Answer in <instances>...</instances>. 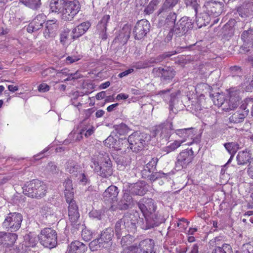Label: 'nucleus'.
<instances>
[{
	"mask_svg": "<svg viewBox=\"0 0 253 253\" xmlns=\"http://www.w3.org/2000/svg\"><path fill=\"white\" fill-rule=\"evenodd\" d=\"M240 90L231 88L229 92V99H225V95L223 93H216L214 95H211L212 100L215 106L221 107L223 110L228 112L236 108L239 104L241 98L240 97Z\"/></svg>",
	"mask_w": 253,
	"mask_h": 253,
	"instance_id": "obj_1",
	"label": "nucleus"
},
{
	"mask_svg": "<svg viewBox=\"0 0 253 253\" xmlns=\"http://www.w3.org/2000/svg\"><path fill=\"white\" fill-rule=\"evenodd\" d=\"M91 167L98 175L102 177H108L113 173L111 161L108 154L99 153L91 160Z\"/></svg>",
	"mask_w": 253,
	"mask_h": 253,
	"instance_id": "obj_2",
	"label": "nucleus"
},
{
	"mask_svg": "<svg viewBox=\"0 0 253 253\" xmlns=\"http://www.w3.org/2000/svg\"><path fill=\"white\" fill-rule=\"evenodd\" d=\"M150 136L146 133L135 132L122 144L125 146H128L127 149L129 148L133 152L137 153L144 149L146 143L150 140Z\"/></svg>",
	"mask_w": 253,
	"mask_h": 253,
	"instance_id": "obj_3",
	"label": "nucleus"
},
{
	"mask_svg": "<svg viewBox=\"0 0 253 253\" xmlns=\"http://www.w3.org/2000/svg\"><path fill=\"white\" fill-rule=\"evenodd\" d=\"M23 193L29 197L41 199L44 197L47 191L45 184L39 180L34 179L25 185Z\"/></svg>",
	"mask_w": 253,
	"mask_h": 253,
	"instance_id": "obj_4",
	"label": "nucleus"
},
{
	"mask_svg": "<svg viewBox=\"0 0 253 253\" xmlns=\"http://www.w3.org/2000/svg\"><path fill=\"white\" fill-rule=\"evenodd\" d=\"M57 234L56 231L51 228H44L41 230L38 235V241L44 247L52 249L57 244Z\"/></svg>",
	"mask_w": 253,
	"mask_h": 253,
	"instance_id": "obj_5",
	"label": "nucleus"
},
{
	"mask_svg": "<svg viewBox=\"0 0 253 253\" xmlns=\"http://www.w3.org/2000/svg\"><path fill=\"white\" fill-rule=\"evenodd\" d=\"M23 216L18 212H10L2 223L3 228L7 231L15 232L21 227Z\"/></svg>",
	"mask_w": 253,
	"mask_h": 253,
	"instance_id": "obj_6",
	"label": "nucleus"
},
{
	"mask_svg": "<svg viewBox=\"0 0 253 253\" xmlns=\"http://www.w3.org/2000/svg\"><path fill=\"white\" fill-rule=\"evenodd\" d=\"M174 129L171 122L166 121L153 127L151 135L153 137H159L160 138L167 140L172 133Z\"/></svg>",
	"mask_w": 253,
	"mask_h": 253,
	"instance_id": "obj_7",
	"label": "nucleus"
},
{
	"mask_svg": "<svg viewBox=\"0 0 253 253\" xmlns=\"http://www.w3.org/2000/svg\"><path fill=\"white\" fill-rule=\"evenodd\" d=\"M194 22L189 17L183 16L174 25L175 35L181 37L188 34L193 28Z\"/></svg>",
	"mask_w": 253,
	"mask_h": 253,
	"instance_id": "obj_8",
	"label": "nucleus"
},
{
	"mask_svg": "<svg viewBox=\"0 0 253 253\" xmlns=\"http://www.w3.org/2000/svg\"><path fill=\"white\" fill-rule=\"evenodd\" d=\"M80 8V4L78 0L66 2L60 14L61 19L64 21H71L79 12Z\"/></svg>",
	"mask_w": 253,
	"mask_h": 253,
	"instance_id": "obj_9",
	"label": "nucleus"
},
{
	"mask_svg": "<svg viewBox=\"0 0 253 253\" xmlns=\"http://www.w3.org/2000/svg\"><path fill=\"white\" fill-rule=\"evenodd\" d=\"M194 157V152L192 148L182 151L177 157L175 168L177 170L186 169L192 163Z\"/></svg>",
	"mask_w": 253,
	"mask_h": 253,
	"instance_id": "obj_10",
	"label": "nucleus"
},
{
	"mask_svg": "<svg viewBox=\"0 0 253 253\" xmlns=\"http://www.w3.org/2000/svg\"><path fill=\"white\" fill-rule=\"evenodd\" d=\"M152 73L155 77H160L161 81L165 83H169L175 75V71L169 66L156 67L153 69Z\"/></svg>",
	"mask_w": 253,
	"mask_h": 253,
	"instance_id": "obj_11",
	"label": "nucleus"
},
{
	"mask_svg": "<svg viewBox=\"0 0 253 253\" xmlns=\"http://www.w3.org/2000/svg\"><path fill=\"white\" fill-rule=\"evenodd\" d=\"M194 128L193 127L177 129L175 130V132L182 139L179 141H183V143L187 139H192V141L188 142L186 145H191L193 143L198 144L200 142L201 137L199 135H195L194 133Z\"/></svg>",
	"mask_w": 253,
	"mask_h": 253,
	"instance_id": "obj_12",
	"label": "nucleus"
},
{
	"mask_svg": "<svg viewBox=\"0 0 253 253\" xmlns=\"http://www.w3.org/2000/svg\"><path fill=\"white\" fill-rule=\"evenodd\" d=\"M139 218V215L137 212H127L121 218V221L124 222L128 232H134L136 229V224L138 223Z\"/></svg>",
	"mask_w": 253,
	"mask_h": 253,
	"instance_id": "obj_13",
	"label": "nucleus"
},
{
	"mask_svg": "<svg viewBox=\"0 0 253 253\" xmlns=\"http://www.w3.org/2000/svg\"><path fill=\"white\" fill-rule=\"evenodd\" d=\"M223 4L220 2L213 0H211L205 2L204 4V10L206 15L205 17L209 18L210 15H213L216 17L219 15L222 11Z\"/></svg>",
	"mask_w": 253,
	"mask_h": 253,
	"instance_id": "obj_14",
	"label": "nucleus"
},
{
	"mask_svg": "<svg viewBox=\"0 0 253 253\" xmlns=\"http://www.w3.org/2000/svg\"><path fill=\"white\" fill-rule=\"evenodd\" d=\"M150 24L146 19H142L138 21L133 30L134 38L137 40H141L149 32Z\"/></svg>",
	"mask_w": 253,
	"mask_h": 253,
	"instance_id": "obj_15",
	"label": "nucleus"
},
{
	"mask_svg": "<svg viewBox=\"0 0 253 253\" xmlns=\"http://www.w3.org/2000/svg\"><path fill=\"white\" fill-rule=\"evenodd\" d=\"M69 204L68 215L72 225L77 229L79 228L80 225L79 222L80 214L78 211V207L75 200H71L67 202Z\"/></svg>",
	"mask_w": 253,
	"mask_h": 253,
	"instance_id": "obj_16",
	"label": "nucleus"
},
{
	"mask_svg": "<svg viewBox=\"0 0 253 253\" xmlns=\"http://www.w3.org/2000/svg\"><path fill=\"white\" fill-rule=\"evenodd\" d=\"M139 209L143 215H150L156 212L157 206L152 199L144 198L137 203Z\"/></svg>",
	"mask_w": 253,
	"mask_h": 253,
	"instance_id": "obj_17",
	"label": "nucleus"
},
{
	"mask_svg": "<svg viewBox=\"0 0 253 253\" xmlns=\"http://www.w3.org/2000/svg\"><path fill=\"white\" fill-rule=\"evenodd\" d=\"M249 109H247L244 102L241 106L231 115L229 118V122L233 124H238L244 121L248 115Z\"/></svg>",
	"mask_w": 253,
	"mask_h": 253,
	"instance_id": "obj_18",
	"label": "nucleus"
},
{
	"mask_svg": "<svg viewBox=\"0 0 253 253\" xmlns=\"http://www.w3.org/2000/svg\"><path fill=\"white\" fill-rule=\"evenodd\" d=\"M119 193L118 188L115 185L109 186L102 194V200L110 204L117 201L118 196Z\"/></svg>",
	"mask_w": 253,
	"mask_h": 253,
	"instance_id": "obj_19",
	"label": "nucleus"
},
{
	"mask_svg": "<svg viewBox=\"0 0 253 253\" xmlns=\"http://www.w3.org/2000/svg\"><path fill=\"white\" fill-rule=\"evenodd\" d=\"M46 18L45 15L43 13L37 15L28 25L27 31L29 33H32L41 29L43 27Z\"/></svg>",
	"mask_w": 253,
	"mask_h": 253,
	"instance_id": "obj_20",
	"label": "nucleus"
},
{
	"mask_svg": "<svg viewBox=\"0 0 253 253\" xmlns=\"http://www.w3.org/2000/svg\"><path fill=\"white\" fill-rule=\"evenodd\" d=\"M58 24L56 20H47L45 23L43 35L46 39L54 38L57 33Z\"/></svg>",
	"mask_w": 253,
	"mask_h": 253,
	"instance_id": "obj_21",
	"label": "nucleus"
},
{
	"mask_svg": "<svg viewBox=\"0 0 253 253\" xmlns=\"http://www.w3.org/2000/svg\"><path fill=\"white\" fill-rule=\"evenodd\" d=\"M17 237L15 233L0 231V245L5 248L12 247L17 239Z\"/></svg>",
	"mask_w": 253,
	"mask_h": 253,
	"instance_id": "obj_22",
	"label": "nucleus"
},
{
	"mask_svg": "<svg viewBox=\"0 0 253 253\" xmlns=\"http://www.w3.org/2000/svg\"><path fill=\"white\" fill-rule=\"evenodd\" d=\"M130 26L128 24H125L119 31V33L114 39V42L125 44L126 43L130 37Z\"/></svg>",
	"mask_w": 253,
	"mask_h": 253,
	"instance_id": "obj_23",
	"label": "nucleus"
},
{
	"mask_svg": "<svg viewBox=\"0 0 253 253\" xmlns=\"http://www.w3.org/2000/svg\"><path fill=\"white\" fill-rule=\"evenodd\" d=\"M154 246V241L151 239H146L142 240L137 245L138 251L141 253H155Z\"/></svg>",
	"mask_w": 253,
	"mask_h": 253,
	"instance_id": "obj_24",
	"label": "nucleus"
},
{
	"mask_svg": "<svg viewBox=\"0 0 253 253\" xmlns=\"http://www.w3.org/2000/svg\"><path fill=\"white\" fill-rule=\"evenodd\" d=\"M238 12L240 16L243 18L253 16V1L244 2L238 8Z\"/></svg>",
	"mask_w": 253,
	"mask_h": 253,
	"instance_id": "obj_25",
	"label": "nucleus"
},
{
	"mask_svg": "<svg viewBox=\"0 0 253 253\" xmlns=\"http://www.w3.org/2000/svg\"><path fill=\"white\" fill-rule=\"evenodd\" d=\"M144 186L145 182L143 181L129 184L127 191L132 195L142 196L145 193Z\"/></svg>",
	"mask_w": 253,
	"mask_h": 253,
	"instance_id": "obj_26",
	"label": "nucleus"
},
{
	"mask_svg": "<svg viewBox=\"0 0 253 253\" xmlns=\"http://www.w3.org/2000/svg\"><path fill=\"white\" fill-rule=\"evenodd\" d=\"M110 20L109 15H105L97 25V30L99 33L100 38L105 40L107 38L106 34L107 23Z\"/></svg>",
	"mask_w": 253,
	"mask_h": 253,
	"instance_id": "obj_27",
	"label": "nucleus"
},
{
	"mask_svg": "<svg viewBox=\"0 0 253 253\" xmlns=\"http://www.w3.org/2000/svg\"><path fill=\"white\" fill-rule=\"evenodd\" d=\"M158 161L157 158H153L144 167L142 170V177L146 178L150 175L153 171L156 169Z\"/></svg>",
	"mask_w": 253,
	"mask_h": 253,
	"instance_id": "obj_28",
	"label": "nucleus"
},
{
	"mask_svg": "<svg viewBox=\"0 0 253 253\" xmlns=\"http://www.w3.org/2000/svg\"><path fill=\"white\" fill-rule=\"evenodd\" d=\"M87 248L86 245L79 241H74L68 247V253H84Z\"/></svg>",
	"mask_w": 253,
	"mask_h": 253,
	"instance_id": "obj_29",
	"label": "nucleus"
},
{
	"mask_svg": "<svg viewBox=\"0 0 253 253\" xmlns=\"http://www.w3.org/2000/svg\"><path fill=\"white\" fill-rule=\"evenodd\" d=\"M158 94L163 98L165 101L169 102V109L170 110H172L174 102L176 100L175 94H170V89H167L159 91Z\"/></svg>",
	"mask_w": 253,
	"mask_h": 253,
	"instance_id": "obj_30",
	"label": "nucleus"
},
{
	"mask_svg": "<svg viewBox=\"0 0 253 253\" xmlns=\"http://www.w3.org/2000/svg\"><path fill=\"white\" fill-rule=\"evenodd\" d=\"M89 27V22H83L73 29L72 31L73 38L77 39L84 34Z\"/></svg>",
	"mask_w": 253,
	"mask_h": 253,
	"instance_id": "obj_31",
	"label": "nucleus"
},
{
	"mask_svg": "<svg viewBox=\"0 0 253 253\" xmlns=\"http://www.w3.org/2000/svg\"><path fill=\"white\" fill-rule=\"evenodd\" d=\"M65 186L64 194L67 202L73 200L74 198V189L73 187L72 181L71 179H66L64 183Z\"/></svg>",
	"mask_w": 253,
	"mask_h": 253,
	"instance_id": "obj_32",
	"label": "nucleus"
},
{
	"mask_svg": "<svg viewBox=\"0 0 253 253\" xmlns=\"http://www.w3.org/2000/svg\"><path fill=\"white\" fill-rule=\"evenodd\" d=\"M157 15H161L165 17L167 23V26L173 27L174 24L176 23L175 21L176 19L177 15L174 12L169 11V12L162 13V12H160V9H159L157 11Z\"/></svg>",
	"mask_w": 253,
	"mask_h": 253,
	"instance_id": "obj_33",
	"label": "nucleus"
},
{
	"mask_svg": "<svg viewBox=\"0 0 253 253\" xmlns=\"http://www.w3.org/2000/svg\"><path fill=\"white\" fill-rule=\"evenodd\" d=\"M66 170L73 175H78V173L82 171V168L80 165L76 162L69 160L66 163Z\"/></svg>",
	"mask_w": 253,
	"mask_h": 253,
	"instance_id": "obj_34",
	"label": "nucleus"
},
{
	"mask_svg": "<svg viewBox=\"0 0 253 253\" xmlns=\"http://www.w3.org/2000/svg\"><path fill=\"white\" fill-rule=\"evenodd\" d=\"M66 2L64 0H51L50 8L52 12L60 14L62 12Z\"/></svg>",
	"mask_w": 253,
	"mask_h": 253,
	"instance_id": "obj_35",
	"label": "nucleus"
},
{
	"mask_svg": "<svg viewBox=\"0 0 253 253\" xmlns=\"http://www.w3.org/2000/svg\"><path fill=\"white\" fill-rule=\"evenodd\" d=\"M241 39L247 44L248 47L253 46V27L244 31L241 34Z\"/></svg>",
	"mask_w": 253,
	"mask_h": 253,
	"instance_id": "obj_36",
	"label": "nucleus"
},
{
	"mask_svg": "<svg viewBox=\"0 0 253 253\" xmlns=\"http://www.w3.org/2000/svg\"><path fill=\"white\" fill-rule=\"evenodd\" d=\"M179 0H165L162 4L160 9L162 13L171 11L174 7L178 3Z\"/></svg>",
	"mask_w": 253,
	"mask_h": 253,
	"instance_id": "obj_37",
	"label": "nucleus"
},
{
	"mask_svg": "<svg viewBox=\"0 0 253 253\" xmlns=\"http://www.w3.org/2000/svg\"><path fill=\"white\" fill-rule=\"evenodd\" d=\"M230 76L234 78L236 81L240 82L244 75V73L240 67L237 66H232L230 68Z\"/></svg>",
	"mask_w": 253,
	"mask_h": 253,
	"instance_id": "obj_38",
	"label": "nucleus"
},
{
	"mask_svg": "<svg viewBox=\"0 0 253 253\" xmlns=\"http://www.w3.org/2000/svg\"><path fill=\"white\" fill-rule=\"evenodd\" d=\"M113 236V230L111 228H106L100 234V238L101 241H102L103 243H111Z\"/></svg>",
	"mask_w": 253,
	"mask_h": 253,
	"instance_id": "obj_39",
	"label": "nucleus"
},
{
	"mask_svg": "<svg viewBox=\"0 0 253 253\" xmlns=\"http://www.w3.org/2000/svg\"><path fill=\"white\" fill-rule=\"evenodd\" d=\"M19 2L33 10L39 9L41 5V0H19Z\"/></svg>",
	"mask_w": 253,
	"mask_h": 253,
	"instance_id": "obj_40",
	"label": "nucleus"
},
{
	"mask_svg": "<svg viewBox=\"0 0 253 253\" xmlns=\"http://www.w3.org/2000/svg\"><path fill=\"white\" fill-rule=\"evenodd\" d=\"M251 158L250 154L246 151H240L238 153L236 159L239 165H243L249 162Z\"/></svg>",
	"mask_w": 253,
	"mask_h": 253,
	"instance_id": "obj_41",
	"label": "nucleus"
},
{
	"mask_svg": "<svg viewBox=\"0 0 253 253\" xmlns=\"http://www.w3.org/2000/svg\"><path fill=\"white\" fill-rule=\"evenodd\" d=\"M231 246L229 244H222L221 246L214 247L211 253H232Z\"/></svg>",
	"mask_w": 253,
	"mask_h": 253,
	"instance_id": "obj_42",
	"label": "nucleus"
},
{
	"mask_svg": "<svg viewBox=\"0 0 253 253\" xmlns=\"http://www.w3.org/2000/svg\"><path fill=\"white\" fill-rule=\"evenodd\" d=\"M144 219L141 218L140 220L139 224L142 229L144 230H148L154 228L155 226L149 217V215H143Z\"/></svg>",
	"mask_w": 253,
	"mask_h": 253,
	"instance_id": "obj_43",
	"label": "nucleus"
},
{
	"mask_svg": "<svg viewBox=\"0 0 253 253\" xmlns=\"http://www.w3.org/2000/svg\"><path fill=\"white\" fill-rule=\"evenodd\" d=\"M121 221V219L117 221L115 225V234L118 238L122 236L125 230H126V227L125 226L124 222Z\"/></svg>",
	"mask_w": 253,
	"mask_h": 253,
	"instance_id": "obj_44",
	"label": "nucleus"
},
{
	"mask_svg": "<svg viewBox=\"0 0 253 253\" xmlns=\"http://www.w3.org/2000/svg\"><path fill=\"white\" fill-rule=\"evenodd\" d=\"M149 217L151 219L155 227L159 226L160 224L164 222L165 218L160 214L158 212H154L149 215Z\"/></svg>",
	"mask_w": 253,
	"mask_h": 253,
	"instance_id": "obj_45",
	"label": "nucleus"
},
{
	"mask_svg": "<svg viewBox=\"0 0 253 253\" xmlns=\"http://www.w3.org/2000/svg\"><path fill=\"white\" fill-rule=\"evenodd\" d=\"M183 143V141H179L178 140H175L172 143H170L164 148L163 151L167 154L171 152L174 151L179 147Z\"/></svg>",
	"mask_w": 253,
	"mask_h": 253,
	"instance_id": "obj_46",
	"label": "nucleus"
},
{
	"mask_svg": "<svg viewBox=\"0 0 253 253\" xmlns=\"http://www.w3.org/2000/svg\"><path fill=\"white\" fill-rule=\"evenodd\" d=\"M160 0H152L149 4L145 7L144 9V13L147 15H150L152 14L156 6L160 3Z\"/></svg>",
	"mask_w": 253,
	"mask_h": 253,
	"instance_id": "obj_47",
	"label": "nucleus"
},
{
	"mask_svg": "<svg viewBox=\"0 0 253 253\" xmlns=\"http://www.w3.org/2000/svg\"><path fill=\"white\" fill-rule=\"evenodd\" d=\"M94 127L91 126L90 127L87 128L86 127H83L80 131V133L78 134L77 139L82 138V135L84 134L86 137L90 136L94 131Z\"/></svg>",
	"mask_w": 253,
	"mask_h": 253,
	"instance_id": "obj_48",
	"label": "nucleus"
},
{
	"mask_svg": "<svg viewBox=\"0 0 253 253\" xmlns=\"http://www.w3.org/2000/svg\"><path fill=\"white\" fill-rule=\"evenodd\" d=\"M168 174L165 173L161 171L159 172H154L153 171L151 173H150V175L147 177L149 179H150L151 181H154L159 178H167Z\"/></svg>",
	"mask_w": 253,
	"mask_h": 253,
	"instance_id": "obj_49",
	"label": "nucleus"
},
{
	"mask_svg": "<svg viewBox=\"0 0 253 253\" xmlns=\"http://www.w3.org/2000/svg\"><path fill=\"white\" fill-rule=\"evenodd\" d=\"M116 130L117 133L120 135H126L130 130L127 126L123 123L117 126L116 127Z\"/></svg>",
	"mask_w": 253,
	"mask_h": 253,
	"instance_id": "obj_50",
	"label": "nucleus"
},
{
	"mask_svg": "<svg viewBox=\"0 0 253 253\" xmlns=\"http://www.w3.org/2000/svg\"><path fill=\"white\" fill-rule=\"evenodd\" d=\"M235 253H253V245L250 243L245 244Z\"/></svg>",
	"mask_w": 253,
	"mask_h": 253,
	"instance_id": "obj_51",
	"label": "nucleus"
},
{
	"mask_svg": "<svg viewBox=\"0 0 253 253\" xmlns=\"http://www.w3.org/2000/svg\"><path fill=\"white\" fill-rule=\"evenodd\" d=\"M184 3L186 6H189L192 8L196 15L198 13V9L199 7V4L198 3L197 0H183Z\"/></svg>",
	"mask_w": 253,
	"mask_h": 253,
	"instance_id": "obj_52",
	"label": "nucleus"
},
{
	"mask_svg": "<svg viewBox=\"0 0 253 253\" xmlns=\"http://www.w3.org/2000/svg\"><path fill=\"white\" fill-rule=\"evenodd\" d=\"M179 51H173L169 53H165L164 54L159 55L156 58H154V60L156 61V63H159L164 60L167 57H169L173 55L176 54L179 52Z\"/></svg>",
	"mask_w": 253,
	"mask_h": 253,
	"instance_id": "obj_53",
	"label": "nucleus"
},
{
	"mask_svg": "<svg viewBox=\"0 0 253 253\" xmlns=\"http://www.w3.org/2000/svg\"><path fill=\"white\" fill-rule=\"evenodd\" d=\"M138 248L136 244L127 246L123 249L121 253H138Z\"/></svg>",
	"mask_w": 253,
	"mask_h": 253,
	"instance_id": "obj_54",
	"label": "nucleus"
},
{
	"mask_svg": "<svg viewBox=\"0 0 253 253\" xmlns=\"http://www.w3.org/2000/svg\"><path fill=\"white\" fill-rule=\"evenodd\" d=\"M76 177H78V179L79 180L80 183L83 185H86L89 181L88 178L84 173L80 172L78 173V175H76Z\"/></svg>",
	"mask_w": 253,
	"mask_h": 253,
	"instance_id": "obj_55",
	"label": "nucleus"
},
{
	"mask_svg": "<svg viewBox=\"0 0 253 253\" xmlns=\"http://www.w3.org/2000/svg\"><path fill=\"white\" fill-rule=\"evenodd\" d=\"M132 237L130 235H126V236H124L122 238L121 241V244L123 247L126 246L128 244H130L132 242Z\"/></svg>",
	"mask_w": 253,
	"mask_h": 253,
	"instance_id": "obj_56",
	"label": "nucleus"
},
{
	"mask_svg": "<svg viewBox=\"0 0 253 253\" xmlns=\"http://www.w3.org/2000/svg\"><path fill=\"white\" fill-rule=\"evenodd\" d=\"M242 84V87L248 92H252L253 90V79L250 83L249 80L245 82Z\"/></svg>",
	"mask_w": 253,
	"mask_h": 253,
	"instance_id": "obj_57",
	"label": "nucleus"
},
{
	"mask_svg": "<svg viewBox=\"0 0 253 253\" xmlns=\"http://www.w3.org/2000/svg\"><path fill=\"white\" fill-rule=\"evenodd\" d=\"M40 212L46 216L53 214L54 213L53 211L51 210V208L47 205L43 206L41 208Z\"/></svg>",
	"mask_w": 253,
	"mask_h": 253,
	"instance_id": "obj_58",
	"label": "nucleus"
},
{
	"mask_svg": "<svg viewBox=\"0 0 253 253\" xmlns=\"http://www.w3.org/2000/svg\"><path fill=\"white\" fill-rule=\"evenodd\" d=\"M47 169L48 171L51 172L52 174H57L59 172V169L57 166L52 162L49 163Z\"/></svg>",
	"mask_w": 253,
	"mask_h": 253,
	"instance_id": "obj_59",
	"label": "nucleus"
},
{
	"mask_svg": "<svg viewBox=\"0 0 253 253\" xmlns=\"http://www.w3.org/2000/svg\"><path fill=\"white\" fill-rule=\"evenodd\" d=\"M103 244L102 241H101L100 238L96 239L90 242L89 244L90 247H95V249L97 250V248H100L103 247L102 245Z\"/></svg>",
	"mask_w": 253,
	"mask_h": 253,
	"instance_id": "obj_60",
	"label": "nucleus"
},
{
	"mask_svg": "<svg viewBox=\"0 0 253 253\" xmlns=\"http://www.w3.org/2000/svg\"><path fill=\"white\" fill-rule=\"evenodd\" d=\"M130 193H129V192H128L127 189L126 190H125V192L124 193L123 197L122 199L127 204H128L129 206L132 202V197L130 195Z\"/></svg>",
	"mask_w": 253,
	"mask_h": 253,
	"instance_id": "obj_61",
	"label": "nucleus"
},
{
	"mask_svg": "<svg viewBox=\"0 0 253 253\" xmlns=\"http://www.w3.org/2000/svg\"><path fill=\"white\" fill-rule=\"evenodd\" d=\"M82 236L83 239L85 241H88L92 238V234L91 232L86 229L82 230Z\"/></svg>",
	"mask_w": 253,
	"mask_h": 253,
	"instance_id": "obj_62",
	"label": "nucleus"
},
{
	"mask_svg": "<svg viewBox=\"0 0 253 253\" xmlns=\"http://www.w3.org/2000/svg\"><path fill=\"white\" fill-rule=\"evenodd\" d=\"M116 141V139H115L113 136H109L104 140V144L108 147H110L111 146L113 147L114 143H115Z\"/></svg>",
	"mask_w": 253,
	"mask_h": 253,
	"instance_id": "obj_63",
	"label": "nucleus"
},
{
	"mask_svg": "<svg viewBox=\"0 0 253 253\" xmlns=\"http://www.w3.org/2000/svg\"><path fill=\"white\" fill-rule=\"evenodd\" d=\"M243 102L247 109H249V108H252L251 114L253 116V99L246 98Z\"/></svg>",
	"mask_w": 253,
	"mask_h": 253,
	"instance_id": "obj_64",
	"label": "nucleus"
}]
</instances>
